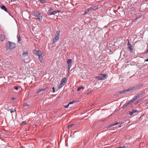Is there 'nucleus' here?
<instances>
[{"label":"nucleus","mask_w":148,"mask_h":148,"mask_svg":"<svg viewBox=\"0 0 148 148\" xmlns=\"http://www.w3.org/2000/svg\"><path fill=\"white\" fill-rule=\"evenodd\" d=\"M144 99V98L141 99Z\"/></svg>","instance_id":"44"},{"label":"nucleus","mask_w":148,"mask_h":148,"mask_svg":"<svg viewBox=\"0 0 148 148\" xmlns=\"http://www.w3.org/2000/svg\"><path fill=\"white\" fill-rule=\"evenodd\" d=\"M147 104H148V101L145 102V104L147 105Z\"/></svg>","instance_id":"41"},{"label":"nucleus","mask_w":148,"mask_h":148,"mask_svg":"<svg viewBox=\"0 0 148 148\" xmlns=\"http://www.w3.org/2000/svg\"><path fill=\"white\" fill-rule=\"evenodd\" d=\"M128 105L126 103L122 107V108L123 109H124Z\"/></svg>","instance_id":"26"},{"label":"nucleus","mask_w":148,"mask_h":148,"mask_svg":"<svg viewBox=\"0 0 148 148\" xmlns=\"http://www.w3.org/2000/svg\"><path fill=\"white\" fill-rule=\"evenodd\" d=\"M126 146L125 145L121 147H115L114 148H125Z\"/></svg>","instance_id":"27"},{"label":"nucleus","mask_w":148,"mask_h":148,"mask_svg":"<svg viewBox=\"0 0 148 148\" xmlns=\"http://www.w3.org/2000/svg\"><path fill=\"white\" fill-rule=\"evenodd\" d=\"M56 14V11H53L52 12L48 13V15H50L52 14L55 15Z\"/></svg>","instance_id":"20"},{"label":"nucleus","mask_w":148,"mask_h":148,"mask_svg":"<svg viewBox=\"0 0 148 148\" xmlns=\"http://www.w3.org/2000/svg\"><path fill=\"white\" fill-rule=\"evenodd\" d=\"M72 63V60L70 59H68L67 60V63L69 66H70Z\"/></svg>","instance_id":"10"},{"label":"nucleus","mask_w":148,"mask_h":148,"mask_svg":"<svg viewBox=\"0 0 148 148\" xmlns=\"http://www.w3.org/2000/svg\"><path fill=\"white\" fill-rule=\"evenodd\" d=\"M100 75L101 76V78H102L101 79H102V80H104L106 79V77L107 76L106 74H100Z\"/></svg>","instance_id":"9"},{"label":"nucleus","mask_w":148,"mask_h":148,"mask_svg":"<svg viewBox=\"0 0 148 148\" xmlns=\"http://www.w3.org/2000/svg\"><path fill=\"white\" fill-rule=\"evenodd\" d=\"M23 106L24 107H29V105L27 103H25L24 104Z\"/></svg>","instance_id":"29"},{"label":"nucleus","mask_w":148,"mask_h":148,"mask_svg":"<svg viewBox=\"0 0 148 148\" xmlns=\"http://www.w3.org/2000/svg\"><path fill=\"white\" fill-rule=\"evenodd\" d=\"M26 123V121H24L22 123H21V125H25Z\"/></svg>","instance_id":"31"},{"label":"nucleus","mask_w":148,"mask_h":148,"mask_svg":"<svg viewBox=\"0 0 148 148\" xmlns=\"http://www.w3.org/2000/svg\"><path fill=\"white\" fill-rule=\"evenodd\" d=\"M121 127V126L120 125V126H119V127Z\"/></svg>","instance_id":"45"},{"label":"nucleus","mask_w":148,"mask_h":148,"mask_svg":"<svg viewBox=\"0 0 148 148\" xmlns=\"http://www.w3.org/2000/svg\"><path fill=\"white\" fill-rule=\"evenodd\" d=\"M28 53L27 51H24L23 53V57L25 58L28 56Z\"/></svg>","instance_id":"16"},{"label":"nucleus","mask_w":148,"mask_h":148,"mask_svg":"<svg viewBox=\"0 0 148 148\" xmlns=\"http://www.w3.org/2000/svg\"><path fill=\"white\" fill-rule=\"evenodd\" d=\"M15 111H16V110H12L11 111V113H12V112H14Z\"/></svg>","instance_id":"39"},{"label":"nucleus","mask_w":148,"mask_h":148,"mask_svg":"<svg viewBox=\"0 0 148 148\" xmlns=\"http://www.w3.org/2000/svg\"><path fill=\"white\" fill-rule=\"evenodd\" d=\"M66 77H64L62 79L60 82V84L58 86L59 89L61 88L65 85L66 82Z\"/></svg>","instance_id":"3"},{"label":"nucleus","mask_w":148,"mask_h":148,"mask_svg":"<svg viewBox=\"0 0 148 148\" xmlns=\"http://www.w3.org/2000/svg\"><path fill=\"white\" fill-rule=\"evenodd\" d=\"M147 52H148V49H147V52H146V53H147Z\"/></svg>","instance_id":"43"},{"label":"nucleus","mask_w":148,"mask_h":148,"mask_svg":"<svg viewBox=\"0 0 148 148\" xmlns=\"http://www.w3.org/2000/svg\"><path fill=\"white\" fill-rule=\"evenodd\" d=\"M119 93L120 94L124 93L123 90L120 91L119 92Z\"/></svg>","instance_id":"34"},{"label":"nucleus","mask_w":148,"mask_h":148,"mask_svg":"<svg viewBox=\"0 0 148 148\" xmlns=\"http://www.w3.org/2000/svg\"><path fill=\"white\" fill-rule=\"evenodd\" d=\"M33 53L35 55L38 56H42V53L41 51L36 50H33Z\"/></svg>","instance_id":"7"},{"label":"nucleus","mask_w":148,"mask_h":148,"mask_svg":"<svg viewBox=\"0 0 148 148\" xmlns=\"http://www.w3.org/2000/svg\"><path fill=\"white\" fill-rule=\"evenodd\" d=\"M142 86V85L141 84L135 85L129 88V89L130 90V91H132L139 89L140 88H141Z\"/></svg>","instance_id":"4"},{"label":"nucleus","mask_w":148,"mask_h":148,"mask_svg":"<svg viewBox=\"0 0 148 148\" xmlns=\"http://www.w3.org/2000/svg\"><path fill=\"white\" fill-rule=\"evenodd\" d=\"M47 88V87H45V88H43L41 89H38L37 91H36V93H38L42 91H45Z\"/></svg>","instance_id":"13"},{"label":"nucleus","mask_w":148,"mask_h":148,"mask_svg":"<svg viewBox=\"0 0 148 148\" xmlns=\"http://www.w3.org/2000/svg\"><path fill=\"white\" fill-rule=\"evenodd\" d=\"M52 89L53 90V92H55V88L54 87H53V88H52Z\"/></svg>","instance_id":"37"},{"label":"nucleus","mask_w":148,"mask_h":148,"mask_svg":"<svg viewBox=\"0 0 148 148\" xmlns=\"http://www.w3.org/2000/svg\"><path fill=\"white\" fill-rule=\"evenodd\" d=\"M16 99L15 98L13 97L12 98V100H14Z\"/></svg>","instance_id":"40"},{"label":"nucleus","mask_w":148,"mask_h":148,"mask_svg":"<svg viewBox=\"0 0 148 148\" xmlns=\"http://www.w3.org/2000/svg\"><path fill=\"white\" fill-rule=\"evenodd\" d=\"M75 102H76L75 101H72L70 102L69 103V105L71 104H72L73 103H75Z\"/></svg>","instance_id":"28"},{"label":"nucleus","mask_w":148,"mask_h":148,"mask_svg":"<svg viewBox=\"0 0 148 148\" xmlns=\"http://www.w3.org/2000/svg\"><path fill=\"white\" fill-rule=\"evenodd\" d=\"M127 46H128L127 47V49L129 50V51L130 52H131L132 51L133 48L132 45L130 43L129 41H128Z\"/></svg>","instance_id":"8"},{"label":"nucleus","mask_w":148,"mask_h":148,"mask_svg":"<svg viewBox=\"0 0 148 148\" xmlns=\"http://www.w3.org/2000/svg\"><path fill=\"white\" fill-rule=\"evenodd\" d=\"M17 38L18 42H19L21 40V37H20V36H18Z\"/></svg>","instance_id":"23"},{"label":"nucleus","mask_w":148,"mask_h":148,"mask_svg":"<svg viewBox=\"0 0 148 148\" xmlns=\"http://www.w3.org/2000/svg\"><path fill=\"white\" fill-rule=\"evenodd\" d=\"M56 13H57L60 12H61V11L60 10H56Z\"/></svg>","instance_id":"36"},{"label":"nucleus","mask_w":148,"mask_h":148,"mask_svg":"<svg viewBox=\"0 0 148 148\" xmlns=\"http://www.w3.org/2000/svg\"><path fill=\"white\" fill-rule=\"evenodd\" d=\"M60 31H58L56 32L55 34V38L54 40V42H57L60 39Z\"/></svg>","instance_id":"6"},{"label":"nucleus","mask_w":148,"mask_h":148,"mask_svg":"<svg viewBox=\"0 0 148 148\" xmlns=\"http://www.w3.org/2000/svg\"><path fill=\"white\" fill-rule=\"evenodd\" d=\"M130 91V90L129 89V88H128L127 89H126L125 90H123V91L124 92V93H125L127 92H129Z\"/></svg>","instance_id":"24"},{"label":"nucleus","mask_w":148,"mask_h":148,"mask_svg":"<svg viewBox=\"0 0 148 148\" xmlns=\"http://www.w3.org/2000/svg\"><path fill=\"white\" fill-rule=\"evenodd\" d=\"M34 16L35 17L36 19L38 20L41 21L42 20V17L40 14L38 12L36 11L34 12Z\"/></svg>","instance_id":"2"},{"label":"nucleus","mask_w":148,"mask_h":148,"mask_svg":"<svg viewBox=\"0 0 148 148\" xmlns=\"http://www.w3.org/2000/svg\"><path fill=\"white\" fill-rule=\"evenodd\" d=\"M16 46V44L14 43L8 41L6 47L8 50H12L15 48Z\"/></svg>","instance_id":"1"},{"label":"nucleus","mask_w":148,"mask_h":148,"mask_svg":"<svg viewBox=\"0 0 148 148\" xmlns=\"http://www.w3.org/2000/svg\"><path fill=\"white\" fill-rule=\"evenodd\" d=\"M98 8V6L97 5L93 6L92 7L90 8V9L91 10H95L97 9Z\"/></svg>","instance_id":"17"},{"label":"nucleus","mask_w":148,"mask_h":148,"mask_svg":"<svg viewBox=\"0 0 148 148\" xmlns=\"http://www.w3.org/2000/svg\"><path fill=\"white\" fill-rule=\"evenodd\" d=\"M74 124H72L70 125H68V128L72 127L73 126H74Z\"/></svg>","instance_id":"30"},{"label":"nucleus","mask_w":148,"mask_h":148,"mask_svg":"<svg viewBox=\"0 0 148 148\" xmlns=\"http://www.w3.org/2000/svg\"><path fill=\"white\" fill-rule=\"evenodd\" d=\"M84 89V88L83 87L81 86V87H79V88H77V91H79L80 90H81V89Z\"/></svg>","instance_id":"22"},{"label":"nucleus","mask_w":148,"mask_h":148,"mask_svg":"<svg viewBox=\"0 0 148 148\" xmlns=\"http://www.w3.org/2000/svg\"><path fill=\"white\" fill-rule=\"evenodd\" d=\"M145 92H140L138 94H136L135 96L133 98V100H136L138 98L141 97L143 95H144Z\"/></svg>","instance_id":"5"},{"label":"nucleus","mask_w":148,"mask_h":148,"mask_svg":"<svg viewBox=\"0 0 148 148\" xmlns=\"http://www.w3.org/2000/svg\"><path fill=\"white\" fill-rule=\"evenodd\" d=\"M90 10H91L90 9V8H89L85 11L84 13L83 14V15H85L87 14Z\"/></svg>","instance_id":"21"},{"label":"nucleus","mask_w":148,"mask_h":148,"mask_svg":"<svg viewBox=\"0 0 148 148\" xmlns=\"http://www.w3.org/2000/svg\"><path fill=\"white\" fill-rule=\"evenodd\" d=\"M38 60L41 64H43L44 63V60L42 56H39Z\"/></svg>","instance_id":"11"},{"label":"nucleus","mask_w":148,"mask_h":148,"mask_svg":"<svg viewBox=\"0 0 148 148\" xmlns=\"http://www.w3.org/2000/svg\"><path fill=\"white\" fill-rule=\"evenodd\" d=\"M5 36L4 35L1 34L0 35V40L2 41L5 40Z\"/></svg>","instance_id":"12"},{"label":"nucleus","mask_w":148,"mask_h":148,"mask_svg":"<svg viewBox=\"0 0 148 148\" xmlns=\"http://www.w3.org/2000/svg\"><path fill=\"white\" fill-rule=\"evenodd\" d=\"M69 106V103L68 105L65 106L64 107L66 108H68V107Z\"/></svg>","instance_id":"35"},{"label":"nucleus","mask_w":148,"mask_h":148,"mask_svg":"<svg viewBox=\"0 0 148 148\" xmlns=\"http://www.w3.org/2000/svg\"><path fill=\"white\" fill-rule=\"evenodd\" d=\"M138 112V111L137 110H133L132 111H130L129 112V114L131 115H132L134 113H135L136 112Z\"/></svg>","instance_id":"14"},{"label":"nucleus","mask_w":148,"mask_h":148,"mask_svg":"<svg viewBox=\"0 0 148 148\" xmlns=\"http://www.w3.org/2000/svg\"><path fill=\"white\" fill-rule=\"evenodd\" d=\"M134 101H135V100H133V98L132 100H131L130 101L126 103H127V105L128 106L129 105L131 104L133 102H134Z\"/></svg>","instance_id":"18"},{"label":"nucleus","mask_w":148,"mask_h":148,"mask_svg":"<svg viewBox=\"0 0 148 148\" xmlns=\"http://www.w3.org/2000/svg\"><path fill=\"white\" fill-rule=\"evenodd\" d=\"M145 61H148V59L145 60Z\"/></svg>","instance_id":"42"},{"label":"nucleus","mask_w":148,"mask_h":148,"mask_svg":"<svg viewBox=\"0 0 148 148\" xmlns=\"http://www.w3.org/2000/svg\"><path fill=\"white\" fill-rule=\"evenodd\" d=\"M101 79L102 78H101V75H100V76H99L98 77V80H102V79Z\"/></svg>","instance_id":"33"},{"label":"nucleus","mask_w":148,"mask_h":148,"mask_svg":"<svg viewBox=\"0 0 148 148\" xmlns=\"http://www.w3.org/2000/svg\"><path fill=\"white\" fill-rule=\"evenodd\" d=\"M1 8L2 9L4 10L5 11L7 12L8 10L4 5L2 6Z\"/></svg>","instance_id":"19"},{"label":"nucleus","mask_w":148,"mask_h":148,"mask_svg":"<svg viewBox=\"0 0 148 148\" xmlns=\"http://www.w3.org/2000/svg\"><path fill=\"white\" fill-rule=\"evenodd\" d=\"M14 88L16 90H17L18 89V87L17 86H15L14 87Z\"/></svg>","instance_id":"32"},{"label":"nucleus","mask_w":148,"mask_h":148,"mask_svg":"<svg viewBox=\"0 0 148 148\" xmlns=\"http://www.w3.org/2000/svg\"><path fill=\"white\" fill-rule=\"evenodd\" d=\"M70 66H68V69L69 72L70 69Z\"/></svg>","instance_id":"38"},{"label":"nucleus","mask_w":148,"mask_h":148,"mask_svg":"<svg viewBox=\"0 0 148 148\" xmlns=\"http://www.w3.org/2000/svg\"><path fill=\"white\" fill-rule=\"evenodd\" d=\"M119 123H120L119 122H116V123H113V124H112L110 125L108 127V128H109L110 127H112L113 126H114L115 125H117L119 124Z\"/></svg>","instance_id":"15"},{"label":"nucleus","mask_w":148,"mask_h":148,"mask_svg":"<svg viewBox=\"0 0 148 148\" xmlns=\"http://www.w3.org/2000/svg\"><path fill=\"white\" fill-rule=\"evenodd\" d=\"M42 3H45L46 1V0H39Z\"/></svg>","instance_id":"25"}]
</instances>
